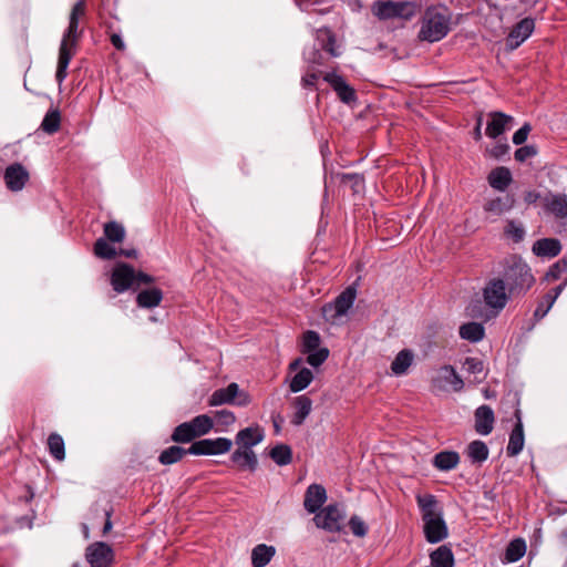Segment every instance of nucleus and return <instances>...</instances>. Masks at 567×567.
I'll return each mask as SVG.
<instances>
[{
	"label": "nucleus",
	"mask_w": 567,
	"mask_h": 567,
	"mask_svg": "<svg viewBox=\"0 0 567 567\" xmlns=\"http://www.w3.org/2000/svg\"><path fill=\"white\" fill-rule=\"evenodd\" d=\"M163 291L159 288H150L141 290L136 296V303L140 308L152 309L161 305Z\"/></svg>",
	"instance_id": "nucleus-26"
},
{
	"label": "nucleus",
	"mask_w": 567,
	"mask_h": 567,
	"mask_svg": "<svg viewBox=\"0 0 567 567\" xmlns=\"http://www.w3.org/2000/svg\"><path fill=\"white\" fill-rule=\"evenodd\" d=\"M233 441L227 437L203 439L195 441L189 446L193 455H220L231 450Z\"/></svg>",
	"instance_id": "nucleus-10"
},
{
	"label": "nucleus",
	"mask_w": 567,
	"mask_h": 567,
	"mask_svg": "<svg viewBox=\"0 0 567 567\" xmlns=\"http://www.w3.org/2000/svg\"><path fill=\"white\" fill-rule=\"evenodd\" d=\"M508 151H509L508 144H506V143L497 144L491 150V155L494 158H501L502 156L506 155L508 153Z\"/></svg>",
	"instance_id": "nucleus-58"
},
{
	"label": "nucleus",
	"mask_w": 567,
	"mask_h": 567,
	"mask_svg": "<svg viewBox=\"0 0 567 567\" xmlns=\"http://www.w3.org/2000/svg\"><path fill=\"white\" fill-rule=\"evenodd\" d=\"M537 154V148L534 145H525L515 151V159L517 162H525L527 158L534 157Z\"/></svg>",
	"instance_id": "nucleus-54"
},
{
	"label": "nucleus",
	"mask_w": 567,
	"mask_h": 567,
	"mask_svg": "<svg viewBox=\"0 0 567 567\" xmlns=\"http://www.w3.org/2000/svg\"><path fill=\"white\" fill-rule=\"evenodd\" d=\"M196 439L187 422L177 425L171 435V440L178 444L193 443Z\"/></svg>",
	"instance_id": "nucleus-46"
},
{
	"label": "nucleus",
	"mask_w": 567,
	"mask_h": 567,
	"mask_svg": "<svg viewBox=\"0 0 567 567\" xmlns=\"http://www.w3.org/2000/svg\"><path fill=\"white\" fill-rule=\"evenodd\" d=\"M213 420L216 421L218 425L227 427L235 423L236 416L234 412L223 409L215 411Z\"/></svg>",
	"instance_id": "nucleus-53"
},
{
	"label": "nucleus",
	"mask_w": 567,
	"mask_h": 567,
	"mask_svg": "<svg viewBox=\"0 0 567 567\" xmlns=\"http://www.w3.org/2000/svg\"><path fill=\"white\" fill-rule=\"evenodd\" d=\"M295 413L291 419L293 425H301L312 409V401L307 395H299L293 401Z\"/></svg>",
	"instance_id": "nucleus-29"
},
{
	"label": "nucleus",
	"mask_w": 567,
	"mask_h": 567,
	"mask_svg": "<svg viewBox=\"0 0 567 567\" xmlns=\"http://www.w3.org/2000/svg\"><path fill=\"white\" fill-rule=\"evenodd\" d=\"M566 271H567V259L561 258L549 267L548 271L545 275V279L547 281L558 280L560 278L561 274H564Z\"/></svg>",
	"instance_id": "nucleus-48"
},
{
	"label": "nucleus",
	"mask_w": 567,
	"mask_h": 567,
	"mask_svg": "<svg viewBox=\"0 0 567 567\" xmlns=\"http://www.w3.org/2000/svg\"><path fill=\"white\" fill-rule=\"evenodd\" d=\"M532 127L528 123H525L520 128H518L513 135V143L515 145H522L526 142L528 134Z\"/></svg>",
	"instance_id": "nucleus-56"
},
{
	"label": "nucleus",
	"mask_w": 567,
	"mask_h": 567,
	"mask_svg": "<svg viewBox=\"0 0 567 567\" xmlns=\"http://www.w3.org/2000/svg\"><path fill=\"white\" fill-rule=\"evenodd\" d=\"M316 39L319 42L320 48L328 52L331 56L337 58L340 55V52L336 47V37L330 29H318L316 32Z\"/></svg>",
	"instance_id": "nucleus-31"
},
{
	"label": "nucleus",
	"mask_w": 567,
	"mask_h": 567,
	"mask_svg": "<svg viewBox=\"0 0 567 567\" xmlns=\"http://www.w3.org/2000/svg\"><path fill=\"white\" fill-rule=\"evenodd\" d=\"M485 329L482 323L467 322L460 327V336L462 339L478 342L484 338Z\"/></svg>",
	"instance_id": "nucleus-36"
},
{
	"label": "nucleus",
	"mask_w": 567,
	"mask_h": 567,
	"mask_svg": "<svg viewBox=\"0 0 567 567\" xmlns=\"http://www.w3.org/2000/svg\"><path fill=\"white\" fill-rule=\"evenodd\" d=\"M341 182L350 183L353 193H360L364 187V178L358 173L342 174Z\"/></svg>",
	"instance_id": "nucleus-50"
},
{
	"label": "nucleus",
	"mask_w": 567,
	"mask_h": 567,
	"mask_svg": "<svg viewBox=\"0 0 567 567\" xmlns=\"http://www.w3.org/2000/svg\"><path fill=\"white\" fill-rule=\"evenodd\" d=\"M196 437L208 434L214 427V420L208 414H199L187 421Z\"/></svg>",
	"instance_id": "nucleus-34"
},
{
	"label": "nucleus",
	"mask_w": 567,
	"mask_h": 567,
	"mask_svg": "<svg viewBox=\"0 0 567 567\" xmlns=\"http://www.w3.org/2000/svg\"><path fill=\"white\" fill-rule=\"evenodd\" d=\"M313 380V373L308 368H302L291 379L289 388L293 393L305 390Z\"/></svg>",
	"instance_id": "nucleus-42"
},
{
	"label": "nucleus",
	"mask_w": 567,
	"mask_h": 567,
	"mask_svg": "<svg viewBox=\"0 0 567 567\" xmlns=\"http://www.w3.org/2000/svg\"><path fill=\"white\" fill-rule=\"evenodd\" d=\"M413 361V353L408 350H401L391 363V370L395 375L405 374Z\"/></svg>",
	"instance_id": "nucleus-39"
},
{
	"label": "nucleus",
	"mask_w": 567,
	"mask_h": 567,
	"mask_svg": "<svg viewBox=\"0 0 567 567\" xmlns=\"http://www.w3.org/2000/svg\"><path fill=\"white\" fill-rule=\"evenodd\" d=\"M4 179L8 188L20 190L28 179V173L20 165H12L6 169Z\"/></svg>",
	"instance_id": "nucleus-25"
},
{
	"label": "nucleus",
	"mask_w": 567,
	"mask_h": 567,
	"mask_svg": "<svg viewBox=\"0 0 567 567\" xmlns=\"http://www.w3.org/2000/svg\"><path fill=\"white\" fill-rule=\"evenodd\" d=\"M515 205V198L513 195H504L493 198L485 203L484 210L491 213L494 216H501L506 212H509Z\"/></svg>",
	"instance_id": "nucleus-24"
},
{
	"label": "nucleus",
	"mask_w": 567,
	"mask_h": 567,
	"mask_svg": "<svg viewBox=\"0 0 567 567\" xmlns=\"http://www.w3.org/2000/svg\"><path fill=\"white\" fill-rule=\"evenodd\" d=\"M265 437L264 430L259 425L240 430L235 437L238 449H251L259 444Z\"/></svg>",
	"instance_id": "nucleus-21"
},
{
	"label": "nucleus",
	"mask_w": 567,
	"mask_h": 567,
	"mask_svg": "<svg viewBox=\"0 0 567 567\" xmlns=\"http://www.w3.org/2000/svg\"><path fill=\"white\" fill-rule=\"evenodd\" d=\"M460 454L455 451H442L434 455L432 464L442 472L455 468L460 463Z\"/></svg>",
	"instance_id": "nucleus-28"
},
{
	"label": "nucleus",
	"mask_w": 567,
	"mask_h": 567,
	"mask_svg": "<svg viewBox=\"0 0 567 567\" xmlns=\"http://www.w3.org/2000/svg\"><path fill=\"white\" fill-rule=\"evenodd\" d=\"M155 281V278L148 274L143 271H135V285L138 287L140 285H150Z\"/></svg>",
	"instance_id": "nucleus-57"
},
{
	"label": "nucleus",
	"mask_w": 567,
	"mask_h": 567,
	"mask_svg": "<svg viewBox=\"0 0 567 567\" xmlns=\"http://www.w3.org/2000/svg\"><path fill=\"white\" fill-rule=\"evenodd\" d=\"M329 357V350L327 348H319L308 353L307 362L313 367H320Z\"/></svg>",
	"instance_id": "nucleus-51"
},
{
	"label": "nucleus",
	"mask_w": 567,
	"mask_h": 567,
	"mask_svg": "<svg viewBox=\"0 0 567 567\" xmlns=\"http://www.w3.org/2000/svg\"><path fill=\"white\" fill-rule=\"evenodd\" d=\"M482 122H483L482 116H478V118H477V123H476V126H475L474 132H473V134H474V138H475L476 141H480V140L482 138V131H481V128H482Z\"/></svg>",
	"instance_id": "nucleus-64"
},
{
	"label": "nucleus",
	"mask_w": 567,
	"mask_h": 567,
	"mask_svg": "<svg viewBox=\"0 0 567 567\" xmlns=\"http://www.w3.org/2000/svg\"><path fill=\"white\" fill-rule=\"evenodd\" d=\"M532 251L542 258H554L561 251V244L557 238H542L533 244Z\"/></svg>",
	"instance_id": "nucleus-22"
},
{
	"label": "nucleus",
	"mask_w": 567,
	"mask_h": 567,
	"mask_svg": "<svg viewBox=\"0 0 567 567\" xmlns=\"http://www.w3.org/2000/svg\"><path fill=\"white\" fill-rule=\"evenodd\" d=\"M93 252L97 258L104 260H111L117 256V250L103 237L97 238L94 243Z\"/></svg>",
	"instance_id": "nucleus-44"
},
{
	"label": "nucleus",
	"mask_w": 567,
	"mask_h": 567,
	"mask_svg": "<svg viewBox=\"0 0 567 567\" xmlns=\"http://www.w3.org/2000/svg\"><path fill=\"white\" fill-rule=\"evenodd\" d=\"M250 403V396L246 392H241L237 383H229L226 388L215 390L208 399L209 406H218L223 404H235L246 406Z\"/></svg>",
	"instance_id": "nucleus-9"
},
{
	"label": "nucleus",
	"mask_w": 567,
	"mask_h": 567,
	"mask_svg": "<svg viewBox=\"0 0 567 567\" xmlns=\"http://www.w3.org/2000/svg\"><path fill=\"white\" fill-rule=\"evenodd\" d=\"M540 197V194L535 190H528L524 194V200L526 204H535Z\"/></svg>",
	"instance_id": "nucleus-61"
},
{
	"label": "nucleus",
	"mask_w": 567,
	"mask_h": 567,
	"mask_svg": "<svg viewBox=\"0 0 567 567\" xmlns=\"http://www.w3.org/2000/svg\"><path fill=\"white\" fill-rule=\"evenodd\" d=\"M323 80L332 87L341 102L348 105L357 102L358 96L355 90L350 86L341 75L329 72L324 74Z\"/></svg>",
	"instance_id": "nucleus-14"
},
{
	"label": "nucleus",
	"mask_w": 567,
	"mask_h": 567,
	"mask_svg": "<svg viewBox=\"0 0 567 567\" xmlns=\"http://www.w3.org/2000/svg\"><path fill=\"white\" fill-rule=\"evenodd\" d=\"M489 117L491 121L487 123L485 133L491 138H497L502 135L514 121L513 116L497 111L491 112Z\"/></svg>",
	"instance_id": "nucleus-19"
},
{
	"label": "nucleus",
	"mask_w": 567,
	"mask_h": 567,
	"mask_svg": "<svg viewBox=\"0 0 567 567\" xmlns=\"http://www.w3.org/2000/svg\"><path fill=\"white\" fill-rule=\"evenodd\" d=\"M47 446L55 461L61 462L65 458V445L60 434L51 433L48 437Z\"/></svg>",
	"instance_id": "nucleus-40"
},
{
	"label": "nucleus",
	"mask_w": 567,
	"mask_h": 567,
	"mask_svg": "<svg viewBox=\"0 0 567 567\" xmlns=\"http://www.w3.org/2000/svg\"><path fill=\"white\" fill-rule=\"evenodd\" d=\"M431 565L433 567H454L455 559L452 549L442 545L430 554Z\"/></svg>",
	"instance_id": "nucleus-30"
},
{
	"label": "nucleus",
	"mask_w": 567,
	"mask_h": 567,
	"mask_svg": "<svg viewBox=\"0 0 567 567\" xmlns=\"http://www.w3.org/2000/svg\"><path fill=\"white\" fill-rule=\"evenodd\" d=\"M515 417L517 421L509 434V440L506 447V453L511 457L518 455L523 451L525 443L524 427L519 409H516Z\"/></svg>",
	"instance_id": "nucleus-17"
},
{
	"label": "nucleus",
	"mask_w": 567,
	"mask_h": 567,
	"mask_svg": "<svg viewBox=\"0 0 567 567\" xmlns=\"http://www.w3.org/2000/svg\"><path fill=\"white\" fill-rule=\"evenodd\" d=\"M432 386L439 391L452 388L453 391L460 392L464 388V382L452 365H443L432 379Z\"/></svg>",
	"instance_id": "nucleus-13"
},
{
	"label": "nucleus",
	"mask_w": 567,
	"mask_h": 567,
	"mask_svg": "<svg viewBox=\"0 0 567 567\" xmlns=\"http://www.w3.org/2000/svg\"><path fill=\"white\" fill-rule=\"evenodd\" d=\"M110 41L113 44V47L118 51H124L126 48L122 37L118 33H112L110 35Z\"/></svg>",
	"instance_id": "nucleus-60"
},
{
	"label": "nucleus",
	"mask_w": 567,
	"mask_h": 567,
	"mask_svg": "<svg viewBox=\"0 0 567 567\" xmlns=\"http://www.w3.org/2000/svg\"><path fill=\"white\" fill-rule=\"evenodd\" d=\"M234 463H237L241 470L255 472L258 466V460L251 449H237L230 456Z\"/></svg>",
	"instance_id": "nucleus-27"
},
{
	"label": "nucleus",
	"mask_w": 567,
	"mask_h": 567,
	"mask_svg": "<svg viewBox=\"0 0 567 567\" xmlns=\"http://www.w3.org/2000/svg\"><path fill=\"white\" fill-rule=\"evenodd\" d=\"M111 286L117 293L125 292L128 289H136L135 287V270L125 262H118L111 274Z\"/></svg>",
	"instance_id": "nucleus-12"
},
{
	"label": "nucleus",
	"mask_w": 567,
	"mask_h": 567,
	"mask_svg": "<svg viewBox=\"0 0 567 567\" xmlns=\"http://www.w3.org/2000/svg\"><path fill=\"white\" fill-rule=\"evenodd\" d=\"M321 339L318 332L313 330H308L303 333L302 338V352L309 353L317 349H319Z\"/></svg>",
	"instance_id": "nucleus-47"
},
{
	"label": "nucleus",
	"mask_w": 567,
	"mask_h": 567,
	"mask_svg": "<svg viewBox=\"0 0 567 567\" xmlns=\"http://www.w3.org/2000/svg\"><path fill=\"white\" fill-rule=\"evenodd\" d=\"M416 503L422 515L425 539L430 544L445 539L449 536V529L436 497L432 494L416 495Z\"/></svg>",
	"instance_id": "nucleus-2"
},
{
	"label": "nucleus",
	"mask_w": 567,
	"mask_h": 567,
	"mask_svg": "<svg viewBox=\"0 0 567 567\" xmlns=\"http://www.w3.org/2000/svg\"><path fill=\"white\" fill-rule=\"evenodd\" d=\"M103 234L106 240L120 244L125 239L126 231L121 223L111 220L104 224Z\"/></svg>",
	"instance_id": "nucleus-38"
},
{
	"label": "nucleus",
	"mask_w": 567,
	"mask_h": 567,
	"mask_svg": "<svg viewBox=\"0 0 567 567\" xmlns=\"http://www.w3.org/2000/svg\"><path fill=\"white\" fill-rule=\"evenodd\" d=\"M327 501V491L321 484H311L307 487L303 507L310 514H316Z\"/></svg>",
	"instance_id": "nucleus-16"
},
{
	"label": "nucleus",
	"mask_w": 567,
	"mask_h": 567,
	"mask_svg": "<svg viewBox=\"0 0 567 567\" xmlns=\"http://www.w3.org/2000/svg\"><path fill=\"white\" fill-rule=\"evenodd\" d=\"M544 208L557 219L567 218V195L549 193L544 197Z\"/></svg>",
	"instance_id": "nucleus-20"
},
{
	"label": "nucleus",
	"mask_w": 567,
	"mask_h": 567,
	"mask_svg": "<svg viewBox=\"0 0 567 567\" xmlns=\"http://www.w3.org/2000/svg\"><path fill=\"white\" fill-rule=\"evenodd\" d=\"M276 549L274 546L266 544L257 545L251 551V564L252 567H265L269 564L271 558L275 556Z\"/></svg>",
	"instance_id": "nucleus-33"
},
{
	"label": "nucleus",
	"mask_w": 567,
	"mask_h": 567,
	"mask_svg": "<svg viewBox=\"0 0 567 567\" xmlns=\"http://www.w3.org/2000/svg\"><path fill=\"white\" fill-rule=\"evenodd\" d=\"M567 286V279L560 284L559 286L553 288L550 291L547 292L548 296H551V298L556 301L558 296L563 292L565 287Z\"/></svg>",
	"instance_id": "nucleus-62"
},
{
	"label": "nucleus",
	"mask_w": 567,
	"mask_h": 567,
	"mask_svg": "<svg viewBox=\"0 0 567 567\" xmlns=\"http://www.w3.org/2000/svg\"><path fill=\"white\" fill-rule=\"evenodd\" d=\"M348 524L354 536L362 538L368 534V526L359 516H351Z\"/></svg>",
	"instance_id": "nucleus-52"
},
{
	"label": "nucleus",
	"mask_w": 567,
	"mask_h": 567,
	"mask_svg": "<svg viewBox=\"0 0 567 567\" xmlns=\"http://www.w3.org/2000/svg\"><path fill=\"white\" fill-rule=\"evenodd\" d=\"M489 454L487 445L480 440L471 442L467 446V456L473 463H483Z\"/></svg>",
	"instance_id": "nucleus-43"
},
{
	"label": "nucleus",
	"mask_w": 567,
	"mask_h": 567,
	"mask_svg": "<svg viewBox=\"0 0 567 567\" xmlns=\"http://www.w3.org/2000/svg\"><path fill=\"white\" fill-rule=\"evenodd\" d=\"M105 516H106V519H105V523H104V526H103V530H102V535L105 536L106 534H109L113 527V524L111 522V511H106L105 512Z\"/></svg>",
	"instance_id": "nucleus-63"
},
{
	"label": "nucleus",
	"mask_w": 567,
	"mask_h": 567,
	"mask_svg": "<svg viewBox=\"0 0 567 567\" xmlns=\"http://www.w3.org/2000/svg\"><path fill=\"white\" fill-rule=\"evenodd\" d=\"M189 453V447L185 449L178 445H172L161 452L158 462L163 465H172L183 460Z\"/></svg>",
	"instance_id": "nucleus-35"
},
{
	"label": "nucleus",
	"mask_w": 567,
	"mask_h": 567,
	"mask_svg": "<svg viewBox=\"0 0 567 567\" xmlns=\"http://www.w3.org/2000/svg\"><path fill=\"white\" fill-rule=\"evenodd\" d=\"M487 181L492 188L504 192L511 185L513 177L507 167L499 166L491 171Z\"/></svg>",
	"instance_id": "nucleus-23"
},
{
	"label": "nucleus",
	"mask_w": 567,
	"mask_h": 567,
	"mask_svg": "<svg viewBox=\"0 0 567 567\" xmlns=\"http://www.w3.org/2000/svg\"><path fill=\"white\" fill-rule=\"evenodd\" d=\"M483 298L488 308L498 312L506 307L508 299L514 297L509 296L504 279L497 277L486 282L483 289Z\"/></svg>",
	"instance_id": "nucleus-8"
},
{
	"label": "nucleus",
	"mask_w": 567,
	"mask_h": 567,
	"mask_svg": "<svg viewBox=\"0 0 567 567\" xmlns=\"http://www.w3.org/2000/svg\"><path fill=\"white\" fill-rule=\"evenodd\" d=\"M86 2L85 0H79L70 12L69 25L63 33V38L60 44L58 68L55 78L59 83L64 81L68 75V66L70 61L76 52L78 42L83 34V30L80 29V20L85 16Z\"/></svg>",
	"instance_id": "nucleus-1"
},
{
	"label": "nucleus",
	"mask_w": 567,
	"mask_h": 567,
	"mask_svg": "<svg viewBox=\"0 0 567 567\" xmlns=\"http://www.w3.org/2000/svg\"><path fill=\"white\" fill-rule=\"evenodd\" d=\"M475 431L481 435H488L494 427L495 415L489 405H481L474 412Z\"/></svg>",
	"instance_id": "nucleus-18"
},
{
	"label": "nucleus",
	"mask_w": 567,
	"mask_h": 567,
	"mask_svg": "<svg viewBox=\"0 0 567 567\" xmlns=\"http://www.w3.org/2000/svg\"><path fill=\"white\" fill-rule=\"evenodd\" d=\"M355 298L357 288L353 285L347 287L332 302H328L322 307L324 320L333 326L344 323V318L353 307Z\"/></svg>",
	"instance_id": "nucleus-6"
},
{
	"label": "nucleus",
	"mask_w": 567,
	"mask_h": 567,
	"mask_svg": "<svg viewBox=\"0 0 567 567\" xmlns=\"http://www.w3.org/2000/svg\"><path fill=\"white\" fill-rule=\"evenodd\" d=\"M421 8V3L416 1L380 0L373 4L374 14L381 20H411Z\"/></svg>",
	"instance_id": "nucleus-5"
},
{
	"label": "nucleus",
	"mask_w": 567,
	"mask_h": 567,
	"mask_svg": "<svg viewBox=\"0 0 567 567\" xmlns=\"http://www.w3.org/2000/svg\"><path fill=\"white\" fill-rule=\"evenodd\" d=\"M84 556L90 567H112L114 561V550L104 542L90 544Z\"/></svg>",
	"instance_id": "nucleus-11"
},
{
	"label": "nucleus",
	"mask_w": 567,
	"mask_h": 567,
	"mask_svg": "<svg viewBox=\"0 0 567 567\" xmlns=\"http://www.w3.org/2000/svg\"><path fill=\"white\" fill-rule=\"evenodd\" d=\"M451 18L444 6L429 7L423 16L420 38L429 42L442 40L450 31Z\"/></svg>",
	"instance_id": "nucleus-4"
},
{
	"label": "nucleus",
	"mask_w": 567,
	"mask_h": 567,
	"mask_svg": "<svg viewBox=\"0 0 567 567\" xmlns=\"http://www.w3.org/2000/svg\"><path fill=\"white\" fill-rule=\"evenodd\" d=\"M346 514L338 504H329L316 513L315 525L329 533H340L343 529Z\"/></svg>",
	"instance_id": "nucleus-7"
},
{
	"label": "nucleus",
	"mask_w": 567,
	"mask_h": 567,
	"mask_svg": "<svg viewBox=\"0 0 567 567\" xmlns=\"http://www.w3.org/2000/svg\"><path fill=\"white\" fill-rule=\"evenodd\" d=\"M318 81V74L317 73H307L302 76L301 83L303 87L312 89L316 86Z\"/></svg>",
	"instance_id": "nucleus-59"
},
{
	"label": "nucleus",
	"mask_w": 567,
	"mask_h": 567,
	"mask_svg": "<svg viewBox=\"0 0 567 567\" xmlns=\"http://www.w3.org/2000/svg\"><path fill=\"white\" fill-rule=\"evenodd\" d=\"M502 266L501 278L504 279L509 296H525L536 281L532 268L517 255L505 258Z\"/></svg>",
	"instance_id": "nucleus-3"
},
{
	"label": "nucleus",
	"mask_w": 567,
	"mask_h": 567,
	"mask_svg": "<svg viewBox=\"0 0 567 567\" xmlns=\"http://www.w3.org/2000/svg\"><path fill=\"white\" fill-rule=\"evenodd\" d=\"M526 235L525 227L522 221L508 219L504 227V236L513 243L518 244L524 240Z\"/></svg>",
	"instance_id": "nucleus-41"
},
{
	"label": "nucleus",
	"mask_w": 567,
	"mask_h": 567,
	"mask_svg": "<svg viewBox=\"0 0 567 567\" xmlns=\"http://www.w3.org/2000/svg\"><path fill=\"white\" fill-rule=\"evenodd\" d=\"M555 300L547 293L538 301L537 307L534 311V318L536 321L542 320L554 306Z\"/></svg>",
	"instance_id": "nucleus-49"
},
{
	"label": "nucleus",
	"mask_w": 567,
	"mask_h": 567,
	"mask_svg": "<svg viewBox=\"0 0 567 567\" xmlns=\"http://www.w3.org/2000/svg\"><path fill=\"white\" fill-rule=\"evenodd\" d=\"M464 368L467 372L476 374L483 371L484 364L483 361L477 358H466L464 361Z\"/></svg>",
	"instance_id": "nucleus-55"
},
{
	"label": "nucleus",
	"mask_w": 567,
	"mask_h": 567,
	"mask_svg": "<svg viewBox=\"0 0 567 567\" xmlns=\"http://www.w3.org/2000/svg\"><path fill=\"white\" fill-rule=\"evenodd\" d=\"M270 457L277 465L285 466L291 463L292 451L286 444H278L270 450Z\"/></svg>",
	"instance_id": "nucleus-45"
},
{
	"label": "nucleus",
	"mask_w": 567,
	"mask_h": 567,
	"mask_svg": "<svg viewBox=\"0 0 567 567\" xmlns=\"http://www.w3.org/2000/svg\"><path fill=\"white\" fill-rule=\"evenodd\" d=\"M61 126V113L58 107H51L44 115L41 122V128L43 132L52 135L60 130Z\"/></svg>",
	"instance_id": "nucleus-37"
},
{
	"label": "nucleus",
	"mask_w": 567,
	"mask_h": 567,
	"mask_svg": "<svg viewBox=\"0 0 567 567\" xmlns=\"http://www.w3.org/2000/svg\"><path fill=\"white\" fill-rule=\"evenodd\" d=\"M526 554V543L523 538L511 540L502 557L503 564L515 563Z\"/></svg>",
	"instance_id": "nucleus-32"
},
{
	"label": "nucleus",
	"mask_w": 567,
	"mask_h": 567,
	"mask_svg": "<svg viewBox=\"0 0 567 567\" xmlns=\"http://www.w3.org/2000/svg\"><path fill=\"white\" fill-rule=\"evenodd\" d=\"M535 29V20L533 18H524L517 22L511 30L506 44L511 50L517 49L525 40H527Z\"/></svg>",
	"instance_id": "nucleus-15"
}]
</instances>
